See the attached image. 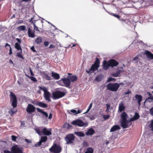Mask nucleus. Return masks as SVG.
Masks as SVG:
<instances>
[{"instance_id":"f257e3e1","label":"nucleus","mask_w":153,"mask_h":153,"mask_svg":"<svg viewBox=\"0 0 153 153\" xmlns=\"http://www.w3.org/2000/svg\"><path fill=\"white\" fill-rule=\"evenodd\" d=\"M10 100L12 103V105L13 106V108L10 109L9 111L8 112L11 115H13L16 111V110L14 109V108H16L17 106V100L16 96L13 92H10Z\"/></svg>"},{"instance_id":"f03ea898","label":"nucleus","mask_w":153,"mask_h":153,"mask_svg":"<svg viewBox=\"0 0 153 153\" xmlns=\"http://www.w3.org/2000/svg\"><path fill=\"white\" fill-rule=\"evenodd\" d=\"M62 150L61 147L56 143H54L49 149V151L53 153H60Z\"/></svg>"},{"instance_id":"7ed1b4c3","label":"nucleus","mask_w":153,"mask_h":153,"mask_svg":"<svg viewBox=\"0 0 153 153\" xmlns=\"http://www.w3.org/2000/svg\"><path fill=\"white\" fill-rule=\"evenodd\" d=\"M120 84L116 83L114 84L109 83L107 85V89L111 91H116L120 87Z\"/></svg>"},{"instance_id":"20e7f679","label":"nucleus","mask_w":153,"mask_h":153,"mask_svg":"<svg viewBox=\"0 0 153 153\" xmlns=\"http://www.w3.org/2000/svg\"><path fill=\"white\" fill-rule=\"evenodd\" d=\"M65 140L67 144H72L75 140V137L73 134H69L65 137Z\"/></svg>"},{"instance_id":"39448f33","label":"nucleus","mask_w":153,"mask_h":153,"mask_svg":"<svg viewBox=\"0 0 153 153\" xmlns=\"http://www.w3.org/2000/svg\"><path fill=\"white\" fill-rule=\"evenodd\" d=\"M71 124L77 126L79 127H86L88 125V123H85L79 119H77L72 122Z\"/></svg>"},{"instance_id":"423d86ee","label":"nucleus","mask_w":153,"mask_h":153,"mask_svg":"<svg viewBox=\"0 0 153 153\" xmlns=\"http://www.w3.org/2000/svg\"><path fill=\"white\" fill-rule=\"evenodd\" d=\"M52 95L53 98L55 99H57L64 96L65 93L64 92L57 91L53 92Z\"/></svg>"},{"instance_id":"0eeeda50","label":"nucleus","mask_w":153,"mask_h":153,"mask_svg":"<svg viewBox=\"0 0 153 153\" xmlns=\"http://www.w3.org/2000/svg\"><path fill=\"white\" fill-rule=\"evenodd\" d=\"M99 65L100 61L98 58H96L94 63L92 65L89 71H92L93 72L94 71L97 70L99 67Z\"/></svg>"},{"instance_id":"6e6552de","label":"nucleus","mask_w":153,"mask_h":153,"mask_svg":"<svg viewBox=\"0 0 153 153\" xmlns=\"http://www.w3.org/2000/svg\"><path fill=\"white\" fill-rule=\"evenodd\" d=\"M130 120H121L120 123L121 126L123 128H127L128 126H130L131 123Z\"/></svg>"},{"instance_id":"1a4fd4ad","label":"nucleus","mask_w":153,"mask_h":153,"mask_svg":"<svg viewBox=\"0 0 153 153\" xmlns=\"http://www.w3.org/2000/svg\"><path fill=\"white\" fill-rule=\"evenodd\" d=\"M35 110V107L31 104H28L26 108V111L29 114H31Z\"/></svg>"},{"instance_id":"9d476101","label":"nucleus","mask_w":153,"mask_h":153,"mask_svg":"<svg viewBox=\"0 0 153 153\" xmlns=\"http://www.w3.org/2000/svg\"><path fill=\"white\" fill-rule=\"evenodd\" d=\"M13 153H22V149L17 146H15L11 148Z\"/></svg>"},{"instance_id":"9b49d317","label":"nucleus","mask_w":153,"mask_h":153,"mask_svg":"<svg viewBox=\"0 0 153 153\" xmlns=\"http://www.w3.org/2000/svg\"><path fill=\"white\" fill-rule=\"evenodd\" d=\"M67 77L70 80V82H74L76 81L77 79V77L75 75H72L71 73H68Z\"/></svg>"},{"instance_id":"f8f14e48","label":"nucleus","mask_w":153,"mask_h":153,"mask_svg":"<svg viewBox=\"0 0 153 153\" xmlns=\"http://www.w3.org/2000/svg\"><path fill=\"white\" fill-rule=\"evenodd\" d=\"M61 80L63 81V83L65 85L66 87H69L70 86L71 82L67 76L66 78H62Z\"/></svg>"},{"instance_id":"ddd939ff","label":"nucleus","mask_w":153,"mask_h":153,"mask_svg":"<svg viewBox=\"0 0 153 153\" xmlns=\"http://www.w3.org/2000/svg\"><path fill=\"white\" fill-rule=\"evenodd\" d=\"M16 40L19 42V43L16 42L15 44V48L17 50H22V49L20 45L21 43V40L19 38H16Z\"/></svg>"},{"instance_id":"4468645a","label":"nucleus","mask_w":153,"mask_h":153,"mask_svg":"<svg viewBox=\"0 0 153 153\" xmlns=\"http://www.w3.org/2000/svg\"><path fill=\"white\" fill-rule=\"evenodd\" d=\"M51 128L47 130L46 128H45L42 130V132L44 135H49L51 134Z\"/></svg>"},{"instance_id":"2eb2a0df","label":"nucleus","mask_w":153,"mask_h":153,"mask_svg":"<svg viewBox=\"0 0 153 153\" xmlns=\"http://www.w3.org/2000/svg\"><path fill=\"white\" fill-rule=\"evenodd\" d=\"M108 62L109 63V65H110V67H112L114 66H116L119 64L118 62L117 61H116L115 60L113 59L109 60Z\"/></svg>"},{"instance_id":"dca6fc26","label":"nucleus","mask_w":153,"mask_h":153,"mask_svg":"<svg viewBox=\"0 0 153 153\" xmlns=\"http://www.w3.org/2000/svg\"><path fill=\"white\" fill-rule=\"evenodd\" d=\"M28 35L30 37L34 38L36 36L35 35L34 30L33 31L30 27H29L28 31Z\"/></svg>"},{"instance_id":"f3484780","label":"nucleus","mask_w":153,"mask_h":153,"mask_svg":"<svg viewBox=\"0 0 153 153\" xmlns=\"http://www.w3.org/2000/svg\"><path fill=\"white\" fill-rule=\"evenodd\" d=\"M70 114H77L80 113L81 111L78 110L77 111L74 109H72L71 110H68L67 111Z\"/></svg>"},{"instance_id":"a211bd4d","label":"nucleus","mask_w":153,"mask_h":153,"mask_svg":"<svg viewBox=\"0 0 153 153\" xmlns=\"http://www.w3.org/2000/svg\"><path fill=\"white\" fill-rule=\"evenodd\" d=\"M44 97L45 99L48 101H51V100L50 99V97L51 96L50 93L49 92L47 91L45 93H44Z\"/></svg>"},{"instance_id":"6ab92c4d","label":"nucleus","mask_w":153,"mask_h":153,"mask_svg":"<svg viewBox=\"0 0 153 153\" xmlns=\"http://www.w3.org/2000/svg\"><path fill=\"white\" fill-rule=\"evenodd\" d=\"M36 105H38L40 107L45 108L47 107V105L41 102L37 101L36 103Z\"/></svg>"},{"instance_id":"aec40b11","label":"nucleus","mask_w":153,"mask_h":153,"mask_svg":"<svg viewBox=\"0 0 153 153\" xmlns=\"http://www.w3.org/2000/svg\"><path fill=\"white\" fill-rule=\"evenodd\" d=\"M36 109L38 112L41 113L43 114V116H45L46 118L48 117V114L46 112L43 111L41 109L38 108Z\"/></svg>"},{"instance_id":"412c9836","label":"nucleus","mask_w":153,"mask_h":153,"mask_svg":"<svg viewBox=\"0 0 153 153\" xmlns=\"http://www.w3.org/2000/svg\"><path fill=\"white\" fill-rule=\"evenodd\" d=\"M103 68L105 70L108 69L109 67H110L108 62H107L105 60L103 61Z\"/></svg>"},{"instance_id":"4be33fe9","label":"nucleus","mask_w":153,"mask_h":153,"mask_svg":"<svg viewBox=\"0 0 153 153\" xmlns=\"http://www.w3.org/2000/svg\"><path fill=\"white\" fill-rule=\"evenodd\" d=\"M128 116L127 114L125 112H123L122 113L121 115V120H125L127 119Z\"/></svg>"},{"instance_id":"5701e85b","label":"nucleus","mask_w":153,"mask_h":153,"mask_svg":"<svg viewBox=\"0 0 153 153\" xmlns=\"http://www.w3.org/2000/svg\"><path fill=\"white\" fill-rule=\"evenodd\" d=\"M145 53L147 55V56L148 58L150 59H153V54L150 52L148 51H145Z\"/></svg>"},{"instance_id":"b1692460","label":"nucleus","mask_w":153,"mask_h":153,"mask_svg":"<svg viewBox=\"0 0 153 153\" xmlns=\"http://www.w3.org/2000/svg\"><path fill=\"white\" fill-rule=\"evenodd\" d=\"M140 117V115L139 114L137 113H135L134 115L132 118H131L130 121H134L138 119Z\"/></svg>"},{"instance_id":"393cba45","label":"nucleus","mask_w":153,"mask_h":153,"mask_svg":"<svg viewBox=\"0 0 153 153\" xmlns=\"http://www.w3.org/2000/svg\"><path fill=\"white\" fill-rule=\"evenodd\" d=\"M52 76L56 80L59 79L60 78L59 74L57 73L52 72H51Z\"/></svg>"},{"instance_id":"a878e982","label":"nucleus","mask_w":153,"mask_h":153,"mask_svg":"<svg viewBox=\"0 0 153 153\" xmlns=\"http://www.w3.org/2000/svg\"><path fill=\"white\" fill-rule=\"evenodd\" d=\"M120 127L117 125H115L113 126L110 130V132L114 131L120 129Z\"/></svg>"},{"instance_id":"bb28decb","label":"nucleus","mask_w":153,"mask_h":153,"mask_svg":"<svg viewBox=\"0 0 153 153\" xmlns=\"http://www.w3.org/2000/svg\"><path fill=\"white\" fill-rule=\"evenodd\" d=\"M95 132V131L92 128H90L86 133L85 134L87 135H92Z\"/></svg>"},{"instance_id":"cd10ccee","label":"nucleus","mask_w":153,"mask_h":153,"mask_svg":"<svg viewBox=\"0 0 153 153\" xmlns=\"http://www.w3.org/2000/svg\"><path fill=\"white\" fill-rule=\"evenodd\" d=\"M125 107L124 105V104L123 102H121L119 106V110L120 112H122L125 109Z\"/></svg>"},{"instance_id":"c85d7f7f","label":"nucleus","mask_w":153,"mask_h":153,"mask_svg":"<svg viewBox=\"0 0 153 153\" xmlns=\"http://www.w3.org/2000/svg\"><path fill=\"white\" fill-rule=\"evenodd\" d=\"M136 100L138 102H141L142 100V97L141 95L136 94L135 96Z\"/></svg>"},{"instance_id":"c756f323","label":"nucleus","mask_w":153,"mask_h":153,"mask_svg":"<svg viewBox=\"0 0 153 153\" xmlns=\"http://www.w3.org/2000/svg\"><path fill=\"white\" fill-rule=\"evenodd\" d=\"M74 134L77 136L80 137H83L85 135L82 132H74Z\"/></svg>"},{"instance_id":"7c9ffc66","label":"nucleus","mask_w":153,"mask_h":153,"mask_svg":"<svg viewBox=\"0 0 153 153\" xmlns=\"http://www.w3.org/2000/svg\"><path fill=\"white\" fill-rule=\"evenodd\" d=\"M26 27L25 25H22L18 27V30L19 31H24L26 30Z\"/></svg>"},{"instance_id":"2f4dec72","label":"nucleus","mask_w":153,"mask_h":153,"mask_svg":"<svg viewBox=\"0 0 153 153\" xmlns=\"http://www.w3.org/2000/svg\"><path fill=\"white\" fill-rule=\"evenodd\" d=\"M35 42L38 44L41 43L42 42V39L41 37L39 36L35 40Z\"/></svg>"},{"instance_id":"473e14b6","label":"nucleus","mask_w":153,"mask_h":153,"mask_svg":"<svg viewBox=\"0 0 153 153\" xmlns=\"http://www.w3.org/2000/svg\"><path fill=\"white\" fill-rule=\"evenodd\" d=\"M72 127V126L69 123H65L63 126V128L68 129Z\"/></svg>"},{"instance_id":"72a5a7b5","label":"nucleus","mask_w":153,"mask_h":153,"mask_svg":"<svg viewBox=\"0 0 153 153\" xmlns=\"http://www.w3.org/2000/svg\"><path fill=\"white\" fill-rule=\"evenodd\" d=\"M7 46H8L9 47V48H10V52H9V54L10 55H11L12 53V48H11V47H10V45H9L8 43H6L5 44V47L6 49H7Z\"/></svg>"},{"instance_id":"f704fd0d","label":"nucleus","mask_w":153,"mask_h":153,"mask_svg":"<svg viewBox=\"0 0 153 153\" xmlns=\"http://www.w3.org/2000/svg\"><path fill=\"white\" fill-rule=\"evenodd\" d=\"M26 75L32 81H33V82H36L37 81L36 79L33 76H30L27 75L26 74Z\"/></svg>"},{"instance_id":"c9c22d12","label":"nucleus","mask_w":153,"mask_h":153,"mask_svg":"<svg viewBox=\"0 0 153 153\" xmlns=\"http://www.w3.org/2000/svg\"><path fill=\"white\" fill-rule=\"evenodd\" d=\"M39 88L40 90H42L44 92V93L47 91V88L44 86L41 87L40 86H39Z\"/></svg>"},{"instance_id":"e433bc0d","label":"nucleus","mask_w":153,"mask_h":153,"mask_svg":"<svg viewBox=\"0 0 153 153\" xmlns=\"http://www.w3.org/2000/svg\"><path fill=\"white\" fill-rule=\"evenodd\" d=\"M22 50H20V51L19 52H18L17 53V56L20 58L23 59H24L22 55Z\"/></svg>"},{"instance_id":"4c0bfd02","label":"nucleus","mask_w":153,"mask_h":153,"mask_svg":"<svg viewBox=\"0 0 153 153\" xmlns=\"http://www.w3.org/2000/svg\"><path fill=\"white\" fill-rule=\"evenodd\" d=\"M93 150L91 147H89L87 149V151L85 153H93Z\"/></svg>"},{"instance_id":"58836bf2","label":"nucleus","mask_w":153,"mask_h":153,"mask_svg":"<svg viewBox=\"0 0 153 153\" xmlns=\"http://www.w3.org/2000/svg\"><path fill=\"white\" fill-rule=\"evenodd\" d=\"M44 74L46 80H49L51 79V77L49 76L47 74L44 73Z\"/></svg>"},{"instance_id":"ea45409f","label":"nucleus","mask_w":153,"mask_h":153,"mask_svg":"<svg viewBox=\"0 0 153 153\" xmlns=\"http://www.w3.org/2000/svg\"><path fill=\"white\" fill-rule=\"evenodd\" d=\"M47 136H43L41 137L40 140L42 143L45 142L47 141Z\"/></svg>"},{"instance_id":"a19ab883","label":"nucleus","mask_w":153,"mask_h":153,"mask_svg":"<svg viewBox=\"0 0 153 153\" xmlns=\"http://www.w3.org/2000/svg\"><path fill=\"white\" fill-rule=\"evenodd\" d=\"M93 103L92 102H91L89 105V107L87 110L85 112L84 114H86L90 110L91 108H92V106Z\"/></svg>"},{"instance_id":"79ce46f5","label":"nucleus","mask_w":153,"mask_h":153,"mask_svg":"<svg viewBox=\"0 0 153 153\" xmlns=\"http://www.w3.org/2000/svg\"><path fill=\"white\" fill-rule=\"evenodd\" d=\"M145 102H153V97H152L148 98L145 100Z\"/></svg>"},{"instance_id":"37998d69","label":"nucleus","mask_w":153,"mask_h":153,"mask_svg":"<svg viewBox=\"0 0 153 153\" xmlns=\"http://www.w3.org/2000/svg\"><path fill=\"white\" fill-rule=\"evenodd\" d=\"M139 57L137 56L134 57L133 59V62L134 63H137L138 61Z\"/></svg>"},{"instance_id":"c03bdc74","label":"nucleus","mask_w":153,"mask_h":153,"mask_svg":"<svg viewBox=\"0 0 153 153\" xmlns=\"http://www.w3.org/2000/svg\"><path fill=\"white\" fill-rule=\"evenodd\" d=\"M95 80L98 82L101 81V76L100 75L97 76L95 79Z\"/></svg>"},{"instance_id":"a18cd8bd","label":"nucleus","mask_w":153,"mask_h":153,"mask_svg":"<svg viewBox=\"0 0 153 153\" xmlns=\"http://www.w3.org/2000/svg\"><path fill=\"white\" fill-rule=\"evenodd\" d=\"M149 127L152 131H153V120H152L151 123L149 125Z\"/></svg>"},{"instance_id":"49530a36","label":"nucleus","mask_w":153,"mask_h":153,"mask_svg":"<svg viewBox=\"0 0 153 153\" xmlns=\"http://www.w3.org/2000/svg\"><path fill=\"white\" fill-rule=\"evenodd\" d=\"M42 143V142L41 141V140H40L37 143H36L35 144V146L36 147L39 146H40L41 145Z\"/></svg>"},{"instance_id":"de8ad7c7","label":"nucleus","mask_w":153,"mask_h":153,"mask_svg":"<svg viewBox=\"0 0 153 153\" xmlns=\"http://www.w3.org/2000/svg\"><path fill=\"white\" fill-rule=\"evenodd\" d=\"M110 14L111 15L117 18H118V19H119L120 17L118 15H117L115 14H114V13H110Z\"/></svg>"},{"instance_id":"09e8293b","label":"nucleus","mask_w":153,"mask_h":153,"mask_svg":"<svg viewBox=\"0 0 153 153\" xmlns=\"http://www.w3.org/2000/svg\"><path fill=\"white\" fill-rule=\"evenodd\" d=\"M12 140L14 141H15L17 138V137L14 135H12L11 136Z\"/></svg>"},{"instance_id":"8fccbe9b","label":"nucleus","mask_w":153,"mask_h":153,"mask_svg":"<svg viewBox=\"0 0 153 153\" xmlns=\"http://www.w3.org/2000/svg\"><path fill=\"white\" fill-rule=\"evenodd\" d=\"M115 80V79L114 78H112L111 77H109L108 79V82H111L112 81H114Z\"/></svg>"},{"instance_id":"3c124183","label":"nucleus","mask_w":153,"mask_h":153,"mask_svg":"<svg viewBox=\"0 0 153 153\" xmlns=\"http://www.w3.org/2000/svg\"><path fill=\"white\" fill-rule=\"evenodd\" d=\"M35 131L39 135H40L41 134V133L39 129L37 128H36L35 129Z\"/></svg>"},{"instance_id":"603ef678","label":"nucleus","mask_w":153,"mask_h":153,"mask_svg":"<svg viewBox=\"0 0 153 153\" xmlns=\"http://www.w3.org/2000/svg\"><path fill=\"white\" fill-rule=\"evenodd\" d=\"M149 111L150 114L153 116V107L150 109Z\"/></svg>"},{"instance_id":"864d4df0","label":"nucleus","mask_w":153,"mask_h":153,"mask_svg":"<svg viewBox=\"0 0 153 153\" xmlns=\"http://www.w3.org/2000/svg\"><path fill=\"white\" fill-rule=\"evenodd\" d=\"M34 25V30H35L36 31H39V30L38 28V27L35 24H33Z\"/></svg>"},{"instance_id":"5fc2aeb1","label":"nucleus","mask_w":153,"mask_h":153,"mask_svg":"<svg viewBox=\"0 0 153 153\" xmlns=\"http://www.w3.org/2000/svg\"><path fill=\"white\" fill-rule=\"evenodd\" d=\"M146 95H148L149 96V97L148 98H151L152 97H153V96L151 94H150L149 92H147L146 93Z\"/></svg>"},{"instance_id":"6e6d98bb","label":"nucleus","mask_w":153,"mask_h":153,"mask_svg":"<svg viewBox=\"0 0 153 153\" xmlns=\"http://www.w3.org/2000/svg\"><path fill=\"white\" fill-rule=\"evenodd\" d=\"M23 21L22 20H18L17 22V23L18 24H22L23 23Z\"/></svg>"},{"instance_id":"4d7b16f0","label":"nucleus","mask_w":153,"mask_h":153,"mask_svg":"<svg viewBox=\"0 0 153 153\" xmlns=\"http://www.w3.org/2000/svg\"><path fill=\"white\" fill-rule=\"evenodd\" d=\"M4 153H13V152L9 150H4Z\"/></svg>"},{"instance_id":"13d9d810","label":"nucleus","mask_w":153,"mask_h":153,"mask_svg":"<svg viewBox=\"0 0 153 153\" xmlns=\"http://www.w3.org/2000/svg\"><path fill=\"white\" fill-rule=\"evenodd\" d=\"M131 93V91L129 90H128L127 91L124 93V94L127 95Z\"/></svg>"},{"instance_id":"bf43d9fd","label":"nucleus","mask_w":153,"mask_h":153,"mask_svg":"<svg viewBox=\"0 0 153 153\" xmlns=\"http://www.w3.org/2000/svg\"><path fill=\"white\" fill-rule=\"evenodd\" d=\"M109 117V116L108 115H106L104 116V118L105 120H106L108 119Z\"/></svg>"},{"instance_id":"052dcab7","label":"nucleus","mask_w":153,"mask_h":153,"mask_svg":"<svg viewBox=\"0 0 153 153\" xmlns=\"http://www.w3.org/2000/svg\"><path fill=\"white\" fill-rule=\"evenodd\" d=\"M31 49L34 52H36V51L34 49V46H33L31 47Z\"/></svg>"},{"instance_id":"680f3d73","label":"nucleus","mask_w":153,"mask_h":153,"mask_svg":"<svg viewBox=\"0 0 153 153\" xmlns=\"http://www.w3.org/2000/svg\"><path fill=\"white\" fill-rule=\"evenodd\" d=\"M52 114L51 113H50L49 114V116L48 117V119L49 120H51L52 118Z\"/></svg>"},{"instance_id":"e2e57ef3","label":"nucleus","mask_w":153,"mask_h":153,"mask_svg":"<svg viewBox=\"0 0 153 153\" xmlns=\"http://www.w3.org/2000/svg\"><path fill=\"white\" fill-rule=\"evenodd\" d=\"M49 42H44V44L46 47H47L49 45Z\"/></svg>"},{"instance_id":"0e129e2a","label":"nucleus","mask_w":153,"mask_h":153,"mask_svg":"<svg viewBox=\"0 0 153 153\" xmlns=\"http://www.w3.org/2000/svg\"><path fill=\"white\" fill-rule=\"evenodd\" d=\"M25 140L27 142V143H31V141L30 140H28L27 139H25Z\"/></svg>"},{"instance_id":"69168bd1","label":"nucleus","mask_w":153,"mask_h":153,"mask_svg":"<svg viewBox=\"0 0 153 153\" xmlns=\"http://www.w3.org/2000/svg\"><path fill=\"white\" fill-rule=\"evenodd\" d=\"M121 71L120 70H118L117 71L116 73H117V74L119 75L121 73Z\"/></svg>"},{"instance_id":"338daca9","label":"nucleus","mask_w":153,"mask_h":153,"mask_svg":"<svg viewBox=\"0 0 153 153\" xmlns=\"http://www.w3.org/2000/svg\"><path fill=\"white\" fill-rule=\"evenodd\" d=\"M30 72L31 75L32 76H33L34 75L33 73V72L32 70L30 68Z\"/></svg>"},{"instance_id":"774afa93","label":"nucleus","mask_w":153,"mask_h":153,"mask_svg":"<svg viewBox=\"0 0 153 153\" xmlns=\"http://www.w3.org/2000/svg\"><path fill=\"white\" fill-rule=\"evenodd\" d=\"M113 76L114 77H117L118 76V75L117 74V73L114 74H113Z\"/></svg>"}]
</instances>
